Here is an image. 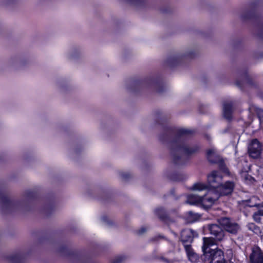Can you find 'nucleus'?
Wrapping results in <instances>:
<instances>
[{
  "instance_id": "obj_1",
  "label": "nucleus",
  "mask_w": 263,
  "mask_h": 263,
  "mask_svg": "<svg viewBox=\"0 0 263 263\" xmlns=\"http://www.w3.org/2000/svg\"><path fill=\"white\" fill-rule=\"evenodd\" d=\"M209 230L213 237L203 238L202 250L203 254L208 258L209 263H227L223 252L221 250L216 249L207 250L210 247L216 245L218 241L223 240L224 237V231L216 224L210 225Z\"/></svg>"
},
{
  "instance_id": "obj_2",
  "label": "nucleus",
  "mask_w": 263,
  "mask_h": 263,
  "mask_svg": "<svg viewBox=\"0 0 263 263\" xmlns=\"http://www.w3.org/2000/svg\"><path fill=\"white\" fill-rule=\"evenodd\" d=\"M191 133L192 131L187 129L181 128L178 130V135L175 140L172 142L171 147L172 155L175 163H178L176 155L180 154H191L198 149L197 146L192 148H189L184 143V140Z\"/></svg>"
},
{
  "instance_id": "obj_3",
  "label": "nucleus",
  "mask_w": 263,
  "mask_h": 263,
  "mask_svg": "<svg viewBox=\"0 0 263 263\" xmlns=\"http://www.w3.org/2000/svg\"><path fill=\"white\" fill-rule=\"evenodd\" d=\"M222 176L218 171H213L208 176V181L211 190L220 192V195H227L231 194L234 189V183L227 181L224 184L221 183Z\"/></svg>"
},
{
  "instance_id": "obj_4",
  "label": "nucleus",
  "mask_w": 263,
  "mask_h": 263,
  "mask_svg": "<svg viewBox=\"0 0 263 263\" xmlns=\"http://www.w3.org/2000/svg\"><path fill=\"white\" fill-rule=\"evenodd\" d=\"M221 195L220 192L208 189L207 193L201 197V206L205 209L210 208Z\"/></svg>"
},
{
  "instance_id": "obj_5",
  "label": "nucleus",
  "mask_w": 263,
  "mask_h": 263,
  "mask_svg": "<svg viewBox=\"0 0 263 263\" xmlns=\"http://www.w3.org/2000/svg\"><path fill=\"white\" fill-rule=\"evenodd\" d=\"M219 222L226 231L231 234H235L239 230L238 224L229 218L222 217L219 219Z\"/></svg>"
},
{
  "instance_id": "obj_6",
  "label": "nucleus",
  "mask_w": 263,
  "mask_h": 263,
  "mask_svg": "<svg viewBox=\"0 0 263 263\" xmlns=\"http://www.w3.org/2000/svg\"><path fill=\"white\" fill-rule=\"evenodd\" d=\"M261 145L256 139L251 141L248 146L250 156L253 158H258L260 154Z\"/></svg>"
},
{
  "instance_id": "obj_7",
  "label": "nucleus",
  "mask_w": 263,
  "mask_h": 263,
  "mask_svg": "<svg viewBox=\"0 0 263 263\" xmlns=\"http://www.w3.org/2000/svg\"><path fill=\"white\" fill-rule=\"evenodd\" d=\"M197 236L196 232L192 229H185L181 232V241L184 245H189L187 243H191L194 237Z\"/></svg>"
},
{
  "instance_id": "obj_8",
  "label": "nucleus",
  "mask_w": 263,
  "mask_h": 263,
  "mask_svg": "<svg viewBox=\"0 0 263 263\" xmlns=\"http://www.w3.org/2000/svg\"><path fill=\"white\" fill-rule=\"evenodd\" d=\"M249 263H263V253L258 247H253L250 255Z\"/></svg>"
},
{
  "instance_id": "obj_9",
  "label": "nucleus",
  "mask_w": 263,
  "mask_h": 263,
  "mask_svg": "<svg viewBox=\"0 0 263 263\" xmlns=\"http://www.w3.org/2000/svg\"><path fill=\"white\" fill-rule=\"evenodd\" d=\"M184 249L188 259L192 262H197L199 260L198 255L194 252L190 245H184Z\"/></svg>"
},
{
  "instance_id": "obj_10",
  "label": "nucleus",
  "mask_w": 263,
  "mask_h": 263,
  "mask_svg": "<svg viewBox=\"0 0 263 263\" xmlns=\"http://www.w3.org/2000/svg\"><path fill=\"white\" fill-rule=\"evenodd\" d=\"M233 104L231 102H224L223 105V115L224 117L230 120L232 118Z\"/></svg>"
},
{
  "instance_id": "obj_11",
  "label": "nucleus",
  "mask_w": 263,
  "mask_h": 263,
  "mask_svg": "<svg viewBox=\"0 0 263 263\" xmlns=\"http://www.w3.org/2000/svg\"><path fill=\"white\" fill-rule=\"evenodd\" d=\"M186 202L191 205L201 206V197L193 194H190L187 196Z\"/></svg>"
},
{
  "instance_id": "obj_12",
  "label": "nucleus",
  "mask_w": 263,
  "mask_h": 263,
  "mask_svg": "<svg viewBox=\"0 0 263 263\" xmlns=\"http://www.w3.org/2000/svg\"><path fill=\"white\" fill-rule=\"evenodd\" d=\"M200 218V216L192 211L186 212L184 215V218L187 223H193L197 221Z\"/></svg>"
},
{
  "instance_id": "obj_13",
  "label": "nucleus",
  "mask_w": 263,
  "mask_h": 263,
  "mask_svg": "<svg viewBox=\"0 0 263 263\" xmlns=\"http://www.w3.org/2000/svg\"><path fill=\"white\" fill-rule=\"evenodd\" d=\"M207 158L209 161L211 163H216L218 160L217 155L216 153L215 149L211 148L207 151Z\"/></svg>"
},
{
  "instance_id": "obj_14",
  "label": "nucleus",
  "mask_w": 263,
  "mask_h": 263,
  "mask_svg": "<svg viewBox=\"0 0 263 263\" xmlns=\"http://www.w3.org/2000/svg\"><path fill=\"white\" fill-rule=\"evenodd\" d=\"M191 189L193 190L201 191L203 190H207L208 189V186L204 183L198 182L195 183Z\"/></svg>"
},
{
  "instance_id": "obj_15",
  "label": "nucleus",
  "mask_w": 263,
  "mask_h": 263,
  "mask_svg": "<svg viewBox=\"0 0 263 263\" xmlns=\"http://www.w3.org/2000/svg\"><path fill=\"white\" fill-rule=\"evenodd\" d=\"M247 227L249 230L252 231L255 234H259L261 232L259 227L256 226L253 223H248V224L247 225Z\"/></svg>"
},
{
  "instance_id": "obj_16",
  "label": "nucleus",
  "mask_w": 263,
  "mask_h": 263,
  "mask_svg": "<svg viewBox=\"0 0 263 263\" xmlns=\"http://www.w3.org/2000/svg\"><path fill=\"white\" fill-rule=\"evenodd\" d=\"M156 214L159 217L163 220H164L166 217V215L164 209L162 208L157 209L155 210Z\"/></svg>"
},
{
  "instance_id": "obj_17",
  "label": "nucleus",
  "mask_w": 263,
  "mask_h": 263,
  "mask_svg": "<svg viewBox=\"0 0 263 263\" xmlns=\"http://www.w3.org/2000/svg\"><path fill=\"white\" fill-rule=\"evenodd\" d=\"M253 218L257 222H260L261 218L260 216L257 214V212L254 213L253 215Z\"/></svg>"
},
{
  "instance_id": "obj_18",
  "label": "nucleus",
  "mask_w": 263,
  "mask_h": 263,
  "mask_svg": "<svg viewBox=\"0 0 263 263\" xmlns=\"http://www.w3.org/2000/svg\"><path fill=\"white\" fill-rule=\"evenodd\" d=\"M248 205L250 206V207H254V206H256V207H258L260 204L255 202L254 203H248Z\"/></svg>"
},
{
  "instance_id": "obj_19",
  "label": "nucleus",
  "mask_w": 263,
  "mask_h": 263,
  "mask_svg": "<svg viewBox=\"0 0 263 263\" xmlns=\"http://www.w3.org/2000/svg\"><path fill=\"white\" fill-rule=\"evenodd\" d=\"M256 212L260 216H263V210H259Z\"/></svg>"
},
{
  "instance_id": "obj_20",
  "label": "nucleus",
  "mask_w": 263,
  "mask_h": 263,
  "mask_svg": "<svg viewBox=\"0 0 263 263\" xmlns=\"http://www.w3.org/2000/svg\"><path fill=\"white\" fill-rule=\"evenodd\" d=\"M145 231H146V229H145V228H141V229L139 230V234H142L143 233H144V232H145Z\"/></svg>"
},
{
  "instance_id": "obj_21",
  "label": "nucleus",
  "mask_w": 263,
  "mask_h": 263,
  "mask_svg": "<svg viewBox=\"0 0 263 263\" xmlns=\"http://www.w3.org/2000/svg\"><path fill=\"white\" fill-rule=\"evenodd\" d=\"M257 200V198L256 197H252L250 200L249 201V202H251L252 201H256Z\"/></svg>"
},
{
  "instance_id": "obj_22",
  "label": "nucleus",
  "mask_w": 263,
  "mask_h": 263,
  "mask_svg": "<svg viewBox=\"0 0 263 263\" xmlns=\"http://www.w3.org/2000/svg\"><path fill=\"white\" fill-rule=\"evenodd\" d=\"M261 206H263V203L261 204Z\"/></svg>"
}]
</instances>
